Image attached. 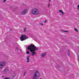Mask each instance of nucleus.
Listing matches in <instances>:
<instances>
[{"mask_svg": "<svg viewBox=\"0 0 79 79\" xmlns=\"http://www.w3.org/2000/svg\"><path fill=\"white\" fill-rule=\"evenodd\" d=\"M62 31H63V32H69V31H64V30H62Z\"/></svg>", "mask_w": 79, "mask_h": 79, "instance_id": "nucleus-14", "label": "nucleus"}, {"mask_svg": "<svg viewBox=\"0 0 79 79\" xmlns=\"http://www.w3.org/2000/svg\"><path fill=\"white\" fill-rule=\"evenodd\" d=\"M41 25H44V24L42 23H40Z\"/></svg>", "mask_w": 79, "mask_h": 79, "instance_id": "nucleus-24", "label": "nucleus"}, {"mask_svg": "<svg viewBox=\"0 0 79 79\" xmlns=\"http://www.w3.org/2000/svg\"><path fill=\"white\" fill-rule=\"evenodd\" d=\"M26 71H25L24 73V76H25V75H26Z\"/></svg>", "mask_w": 79, "mask_h": 79, "instance_id": "nucleus-15", "label": "nucleus"}, {"mask_svg": "<svg viewBox=\"0 0 79 79\" xmlns=\"http://www.w3.org/2000/svg\"><path fill=\"white\" fill-rule=\"evenodd\" d=\"M78 61H79V56L78 57Z\"/></svg>", "mask_w": 79, "mask_h": 79, "instance_id": "nucleus-23", "label": "nucleus"}, {"mask_svg": "<svg viewBox=\"0 0 79 79\" xmlns=\"http://www.w3.org/2000/svg\"><path fill=\"white\" fill-rule=\"evenodd\" d=\"M29 58H30V56H28L27 57V63L29 62V61L30 60V59H29Z\"/></svg>", "mask_w": 79, "mask_h": 79, "instance_id": "nucleus-7", "label": "nucleus"}, {"mask_svg": "<svg viewBox=\"0 0 79 79\" xmlns=\"http://www.w3.org/2000/svg\"><path fill=\"white\" fill-rule=\"evenodd\" d=\"M46 55V53L42 54L41 55V56L42 58H44V57Z\"/></svg>", "mask_w": 79, "mask_h": 79, "instance_id": "nucleus-9", "label": "nucleus"}, {"mask_svg": "<svg viewBox=\"0 0 79 79\" xmlns=\"http://www.w3.org/2000/svg\"><path fill=\"white\" fill-rule=\"evenodd\" d=\"M49 1L50 2H51V0H49Z\"/></svg>", "mask_w": 79, "mask_h": 79, "instance_id": "nucleus-25", "label": "nucleus"}, {"mask_svg": "<svg viewBox=\"0 0 79 79\" xmlns=\"http://www.w3.org/2000/svg\"><path fill=\"white\" fill-rule=\"evenodd\" d=\"M47 20H45L44 21V23H47Z\"/></svg>", "mask_w": 79, "mask_h": 79, "instance_id": "nucleus-20", "label": "nucleus"}, {"mask_svg": "<svg viewBox=\"0 0 79 79\" xmlns=\"http://www.w3.org/2000/svg\"><path fill=\"white\" fill-rule=\"evenodd\" d=\"M40 76V74L39 73V72L37 71L34 74L33 77V79H37L38 77H39Z\"/></svg>", "mask_w": 79, "mask_h": 79, "instance_id": "nucleus-4", "label": "nucleus"}, {"mask_svg": "<svg viewBox=\"0 0 79 79\" xmlns=\"http://www.w3.org/2000/svg\"><path fill=\"white\" fill-rule=\"evenodd\" d=\"M74 30L75 31H76V32H77L78 31V30L76 28H75Z\"/></svg>", "mask_w": 79, "mask_h": 79, "instance_id": "nucleus-13", "label": "nucleus"}, {"mask_svg": "<svg viewBox=\"0 0 79 79\" xmlns=\"http://www.w3.org/2000/svg\"><path fill=\"white\" fill-rule=\"evenodd\" d=\"M50 6V3H49L48 5V7H49Z\"/></svg>", "mask_w": 79, "mask_h": 79, "instance_id": "nucleus-18", "label": "nucleus"}, {"mask_svg": "<svg viewBox=\"0 0 79 79\" xmlns=\"http://www.w3.org/2000/svg\"><path fill=\"white\" fill-rule=\"evenodd\" d=\"M6 62L5 61H1L0 62V69L3 68L6 65Z\"/></svg>", "mask_w": 79, "mask_h": 79, "instance_id": "nucleus-3", "label": "nucleus"}, {"mask_svg": "<svg viewBox=\"0 0 79 79\" xmlns=\"http://www.w3.org/2000/svg\"><path fill=\"white\" fill-rule=\"evenodd\" d=\"M16 49L17 50V51H18V48H16Z\"/></svg>", "mask_w": 79, "mask_h": 79, "instance_id": "nucleus-19", "label": "nucleus"}, {"mask_svg": "<svg viewBox=\"0 0 79 79\" xmlns=\"http://www.w3.org/2000/svg\"><path fill=\"white\" fill-rule=\"evenodd\" d=\"M59 12H60V13H63V14H64V13L61 10H59Z\"/></svg>", "mask_w": 79, "mask_h": 79, "instance_id": "nucleus-11", "label": "nucleus"}, {"mask_svg": "<svg viewBox=\"0 0 79 79\" xmlns=\"http://www.w3.org/2000/svg\"><path fill=\"white\" fill-rule=\"evenodd\" d=\"M40 79H42V78H40Z\"/></svg>", "mask_w": 79, "mask_h": 79, "instance_id": "nucleus-27", "label": "nucleus"}, {"mask_svg": "<svg viewBox=\"0 0 79 79\" xmlns=\"http://www.w3.org/2000/svg\"><path fill=\"white\" fill-rule=\"evenodd\" d=\"M31 13L34 15H39V10L36 9H33L31 11Z\"/></svg>", "mask_w": 79, "mask_h": 79, "instance_id": "nucleus-2", "label": "nucleus"}, {"mask_svg": "<svg viewBox=\"0 0 79 79\" xmlns=\"http://www.w3.org/2000/svg\"><path fill=\"white\" fill-rule=\"evenodd\" d=\"M10 31H12V29H10Z\"/></svg>", "mask_w": 79, "mask_h": 79, "instance_id": "nucleus-26", "label": "nucleus"}, {"mask_svg": "<svg viewBox=\"0 0 79 79\" xmlns=\"http://www.w3.org/2000/svg\"><path fill=\"white\" fill-rule=\"evenodd\" d=\"M68 56H70V52H69V50H68Z\"/></svg>", "mask_w": 79, "mask_h": 79, "instance_id": "nucleus-10", "label": "nucleus"}, {"mask_svg": "<svg viewBox=\"0 0 79 79\" xmlns=\"http://www.w3.org/2000/svg\"><path fill=\"white\" fill-rule=\"evenodd\" d=\"M77 8H78V9H79V5H78V6H77Z\"/></svg>", "mask_w": 79, "mask_h": 79, "instance_id": "nucleus-21", "label": "nucleus"}, {"mask_svg": "<svg viewBox=\"0 0 79 79\" xmlns=\"http://www.w3.org/2000/svg\"><path fill=\"white\" fill-rule=\"evenodd\" d=\"M19 50H20V49H19Z\"/></svg>", "mask_w": 79, "mask_h": 79, "instance_id": "nucleus-28", "label": "nucleus"}, {"mask_svg": "<svg viewBox=\"0 0 79 79\" xmlns=\"http://www.w3.org/2000/svg\"><path fill=\"white\" fill-rule=\"evenodd\" d=\"M28 38V36H26V35L24 34H22V36L20 37V39L21 41H23V40H24L27 39Z\"/></svg>", "mask_w": 79, "mask_h": 79, "instance_id": "nucleus-5", "label": "nucleus"}, {"mask_svg": "<svg viewBox=\"0 0 79 79\" xmlns=\"http://www.w3.org/2000/svg\"><path fill=\"white\" fill-rule=\"evenodd\" d=\"M4 79H10V78L9 77H6L4 78Z\"/></svg>", "mask_w": 79, "mask_h": 79, "instance_id": "nucleus-16", "label": "nucleus"}, {"mask_svg": "<svg viewBox=\"0 0 79 79\" xmlns=\"http://www.w3.org/2000/svg\"><path fill=\"white\" fill-rule=\"evenodd\" d=\"M26 52L27 54H29V52L27 51Z\"/></svg>", "mask_w": 79, "mask_h": 79, "instance_id": "nucleus-17", "label": "nucleus"}, {"mask_svg": "<svg viewBox=\"0 0 79 79\" xmlns=\"http://www.w3.org/2000/svg\"><path fill=\"white\" fill-rule=\"evenodd\" d=\"M6 0H4L3 1V2H6Z\"/></svg>", "mask_w": 79, "mask_h": 79, "instance_id": "nucleus-22", "label": "nucleus"}, {"mask_svg": "<svg viewBox=\"0 0 79 79\" xmlns=\"http://www.w3.org/2000/svg\"><path fill=\"white\" fill-rule=\"evenodd\" d=\"M26 49L29 50L30 52L32 53V56H34L35 55H37V53L35 52L36 50H38V48L35 47L33 44H31L29 46L26 48Z\"/></svg>", "mask_w": 79, "mask_h": 79, "instance_id": "nucleus-1", "label": "nucleus"}, {"mask_svg": "<svg viewBox=\"0 0 79 79\" xmlns=\"http://www.w3.org/2000/svg\"><path fill=\"white\" fill-rule=\"evenodd\" d=\"M26 27L24 28V32H26Z\"/></svg>", "mask_w": 79, "mask_h": 79, "instance_id": "nucleus-12", "label": "nucleus"}, {"mask_svg": "<svg viewBox=\"0 0 79 79\" xmlns=\"http://www.w3.org/2000/svg\"><path fill=\"white\" fill-rule=\"evenodd\" d=\"M8 69L7 68L5 69L4 70V73H6L7 72H8Z\"/></svg>", "mask_w": 79, "mask_h": 79, "instance_id": "nucleus-8", "label": "nucleus"}, {"mask_svg": "<svg viewBox=\"0 0 79 79\" xmlns=\"http://www.w3.org/2000/svg\"><path fill=\"white\" fill-rule=\"evenodd\" d=\"M27 13V9H24L23 11L21 13V14L22 15H25L26 13Z\"/></svg>", "mask_w": 79, "mask_h": 79, "instance_id": "nucleus-6", "label": "nucleus"}]
</instances>
